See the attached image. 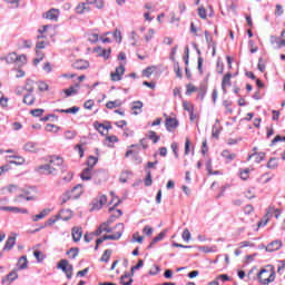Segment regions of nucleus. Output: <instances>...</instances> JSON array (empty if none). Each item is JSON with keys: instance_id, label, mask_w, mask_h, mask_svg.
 <instances>
[{"instance_id": "obj_1", "label": "nucleus", "mask_w": 285, "mask_h": 285, "mask_svg": "<svg viewBox=\"0 0 285 285\" xmlns=\"http://www.w3.org/2000/svg\"><path fill=\"white\" fill-rule=\"evenodd\" d=\"M116 228H120L119 232L117 234H111V235H105L101 238H98L96 240V246H95V250H99V246H101V244H104V242L106 240H117L121 238V235H124V224L119 223L116 225Z\"/></svg>"}, {"instance_id": "obj_2", "label": "nucleus", "mask_w": 285, "mask_h": 285, "mask_svg": "<svg viewBox=\"0 0 285 285\" xmlns=\"http://www.w3.org/2000/svg\"><path fill=\"white\" fill-rule=\"evenodd\" d=\"M257 277L261 284L268 285L271 282H275V272H268V269L263 268Z\"/></svg>"}, {"instance_id": "obj_3", "label": "nucleus", "mask_w": 285, "mask_h": 285, "mask_svg": "<svg viewBox=\"0 0 285 285\" xmlns=\"http://www.w3.org/2000/svg\"><path fill=\"white\" fill-rule=\"evenodd\" d=\"M36 171L40 175H57V168H55L50 163L38 166Z\"/></svg>"}, {"instance_id": "obj_4", "label": "nucleus", "mask_w": 285, "mask_h": 285, "mask_svg": "<svg viewBox=\"0 0 285 285\" xmlns=\"http://www.w3.org/2000/svg\"><path fill=\"white\" fill-rule=\"evenodd\" d=\"M106 204H108V197L106 195H101L96 200H94L92 210H101Z\"/></svg>"}, {"instance_id": "obj_5", "label": "nucleus", "mask_w": 285, "mask_h": 285, "mask_svg": "<svg viewBox=\"0 0 285 285\" xmlns=\"http://www.w3.org/2000/svg\"><path fill=\"white\" fill-rule=\"evenodd\" d=\"M126 72V67L124 65H120L116 68L115 72L110 73L111 81H121V77H124V73Z\"/></svg>"}, {"instance_id": "obj_6", "label": "nucleus", "mask_w": 285, "mask_h": 285, "mask_svg": "<svg viewBox=\"0 0 285 285\" xmlns=\"http://www.w3.org/2000/svg\"><path fill=\"white\" fill-rule=\"evenodd\" d=\"M68 195H70L73 199H79L81 195H83V185H76L70 191H68Z\"/></svg>"}, {"instance_id": "obj_7", "label": "nucleus", "mask_w": 285, "mask_h": 285, "mask_svg": "<svg viewBox=\"0 0 285 285\" xmlns=\"http://www.w3.org/2000/svg\"><path fill=\"white\" fill-rule=\"evenodd\" d=\"M230 79H233V73L228 72L223 77L222 80V90L224 92V95H226V92H228V90L226 88H230V86H233V82L230 81Z\"/></svg>"}, {"instance_id": "obj_8", "label": "nucleus", "mask_w": 285, "mask_h": 285, "mask_svg": "<svg viewBox=\"0 0 285 285\" xmlns=\"http://www.w3.org/2000/svg\"><path fill=\"white\" fill-rule=\"evenodd\" d=\"M179 126V121L176 118H166L165 120V128L168 132H173L175 128Z\"/></svg>"}, {"instance_id": "obj_9", "label": "nucleus", "mask_w": 285, "mask_h": 285, "mask_svg": "<svg viewBox=\"0 0 285 285\" xmlns=\"http://www.w3.org/2000/svg\"><path fill=\"white\" fill-rule=\"evenodd\" d=\"M59 9H50L43 17L45 19H49V21H59Z\"/></svg>"}, {"instance_id": "obj_10", "label": "nucleus", "mask_w": 285, "mask_h": 285, "mask_svg": "<svg viewBox=\"0 0 285 285\" xmlns=\"http://www.w3.org/2000/svg\"><path fill=\"white\" fill-rule=\"evenodd\" d=\"M101 233H112V228H110V222L102 223L98 229L94 233L97 237L101 235Z\"/></svg>"}, {"instance_id": "obj_11", "label": "nucleus", "mask_w": 285, "mask_h": 285, "mask_svg": "<svg viewBox=\"0 0 285 285\" xmlns=\"http://www.w3.org/2000/svg\"><path fill=\"white\" fill-rule=\"evenodd\" d=\"M19 274L17 273V269L10 272L6 278H2V284L3 285H10L12 282H14L16 279H18Z\"/></svg>"}, {"instance_id": "obj_12", "label": "nucleus", "mask_w": 285, "mask_h": 285, "mask_svg": "<svg viewBox=\"0 0 285 285\" xmlns=\"http://www.w3.org/2000/svg\"><path fill=\"white\" fill-rule=\"evenodd\" d=\"M56 217L57 219H62V222H68L69 219H72V210L62 209Z\"/></svg>"}, {"instance_id": "obj_13", "label": "nucleus", "mask_w": 285, "mask_h": 285, "mask_svg": "<svg viewBox=\"0 0 285 285\" xmlns=\"http://www.w3.org/2000/svg\"><path fill=\"white\" fill-rule=\"evenodd\" d=\"M279 248H282V240H274L265 247V250L267 253H275V250H279Z\"/></svg>"}, {"instance_id": "obj_14", "label": "nucleus", "mask_w": 285, "mask_h": 285, "mask_svg": "<svg viewBox=\"0 0 285 285\" xmlns=\"http://www.w3.org/2000/svg\"><path fill=\"white\" fill-rule=\"evenodd\" d=\"M90 63L86 60H77L76 62L72 63V68L76 70H86L88 69Z\"/></svg>"}, {"instance_id": "obj_15", "label": "nucleus", "mask_w": 285, "mask_h": 285, "mask_svg": "<svg viewBox=\"0 0 285 285\" xmlns=\"http://www.w3.org/2000/svg\"><path fill=\"white\" fill-rule=\"evenodd\" d=\"M269 41H271L272 46H275V43H276L277 50L284 48V46H285V40H281V38L276 37V36H271Z\"/></svg>"}, {"instance_id": "obj_16", "label": "nucleus", "mask_w": 285, "mask_h": 285, "mask_svg": "<svg viewBox=\"0 0 285 285\" xmlns=\"http://www.w3.org/2000/svg\"><path fill=\"white\" fill-rule=\"evenodd\" d=\"M80 179H82V181H90V179H92V168H85L80 174Z\"/></svg>"}, {"instance_id": "obj_17", "label": "nucleus", "mask_w": 285, "mask_h": 285, "mask_svg": "<svg viewBox=\"0 0 285 285\" xmlns=\"http://www.w3.org/2000/svg\"><path fill=\"white\" fill-rule=\"evenodd\" d=\"M273 207H269L267 209V213L265 214L264 218L258 223V227L262 228V226H266L268 224L271 217H273Z\"/></svg>"}, {"instance_id": "obj_18", "label": "nucleus", "mask_w": 285, "mask_h": 285, "mask_svg": "<svg viewBox=\"0 0 285 285\" xmlns=\"http://www.w3.org/2000/svg\"><path fill=\"white\" fill-rule=\"evenodd\" d=\"M141 108H144V102L140 100L134 101L131 106L132 115H141Z\"/></svg>"}, {"instance_id": "obj_19", "label": "nucleus", "mask_w": 285, "mask_h": 285, "mask_svg": "<svg viewBox=\"0 0 285 285\" xmlns=\"http://www.w3.org/2000/svg\"><path fill=\"white\" fill-rule=\"evenodd\" d=\"M72 239L73 242H80L81 236L83 235V232L81 230L80 227H73L71 230Z\"/></svg>"}, {"instance_id": "obj_20", "label": "nucleus", "mask_w": 285, "mask_h": 285, "mask_svg": "<svg viewBox=\"0 0 285 285\" xmlns=\"http://www.w3.org/2000/svg\"><path fill=\"white\" fill-rule=\"evenodd\" d=\"M132 274L129 272H126L121 277H120V284L121 285H130L132 284Z\"/></svg>"}, {"instance_id": "obj_21", "label": "nucleus", "mask_w": 285, "mask_h": 285, "mask_svg": "<svg viewBox=\"0 0 285 285\" xmlns=\"http://www.w3.org/2000/svg\"><path fill=\"white\" fill-rule=\"evenodd\" d=\"M50 215V209L46 208L42 209L38 215H33L31 217L32 222H39V219H45V217H48Z\"/></svg>"}, {"instance_id": "obj_22", "label": "nucleus", "mask_w": 285, "mask_h": 285, "mask_svg": "<svg viewBox=\"0 0 285 285\" xmlns=\"http://www.w3.org/2000/svg\"><path fill=\"white\" fill-rule=\"evenodd\" d=\"M23 150H26V153H37L39 147L37 146V142L29 141L24 145Z\"/></svg>"}, {"instance_id": "obj_23", "label": "nucleus", "mask_w": 285, "mask_h": 285, "mask_svg": "<svg viewBox=\"0 0 285 285\" xmlns=\"http://www.w3.org/2000/svg\"><path fill=\"white\" fill-rule=\"evenodd\" d=\"M14 244H17V238L10 236L4 244L3 250H12Z\"/></svg>"}, {"instance_id": "obj_24", "label": "nucleus", "mask_w": 285, "mask_h": 285, "mask_svg": "<svg viewBox=\"0 0 285 285\" xmlns=\"http://www.w3.org/2000/svg\"><path fill=\"white\" fill-rule=\"evenodd\" d=\"M89 11H90V7H88L86 2H80L76 7L77 14H83V12H89Z\"/></svg>"}, {"instance_id": "obj_25", "label": "nucleus", "mask_w": 285, "mask_h": 285, "mask_svg": "<svg viewBox=\"0 0 285 285\" xmlns=\"http://www.w3.org/2000/svg\"><path fill=\"white\" fill-rule=\"evenodd\" d=\"M37 100V97H35V95L32 94H27L23 97V104H26L27 106H32L35 104V101Z\"/></svg>"}, {"instance_id": "obj_26", "label": "nucleus", "mask_w": 285, "mask_h": 285, "mask_svg": "<svg viewBox=\"0 0 285 285\" xmlns=\"http://www.w3.org/2000/svg\"><path fill=\"white\" fill-rule=\"evenodd\" d=\"M222 157H224V159H227V164H230V161H233L235 157H237V154H230L228 149H225L222 153Z\"/></svg>"}, {"instance_id": "obj_27", "label": "nucleus", "mask_w": 285, "mask_h": 285, "mask_svg": "<svg viewBox=\"0 0 285 285\" xmlns=\"http://www.w3.org/2000/svg\"><path fill=\"white\" fill-rule=\"evenodd\" d=\"M49 164L52 166H63V158L59 156H51Z\"/></svg>"}, {"instance_id": "obj_28", "label": "nucleus", "mask_w": 285, "mask_h": 285, "mask_svg": "<svg viewBox=\"0 0 285 285\" xmlns=\"http://www.w3.org/2000/svg\"><path fill=\"white\" fill-rule=\"evenodd\" d=\"M19 271H26L28 268V257L21 256L18 261Z\"/></svg>"}, {"instance_id": "obj_29", "label": "nucleus", "mask_w": 285, "mask_h": 285, "mask_svg": "<svg viewBox=\"0 0 285 285\" xmlns=\"http://www.w3.org/2000/svg\"><path fill=\"white\" fill-rule=\"evenodd\" d=\"M165 237H166V232H160L156 237H154L148 248H153L155 244H157L158 242H161V239H164Z\"/></svg>"}, {"instance_id": "obj_30", "label": "nucleus", "mask_w": 285, "mask_h": 285, "mask_svg": "<svg viewBox=\"0 0 285 285\" xmlns=\"http://www.w3.org/2000/svg\"><path fill=\"white\" fill-rule=\"evenodd\" d=\"M24 90H27L28 95H32L35 92V80L27 79Z\"/></svg>"}, {"instance_id": "obj_31", "label": "nucleus", "mask_w": 285, "mask_h": 285, "mask_svg": "<svg viewBox=\"0 0 285 285\" xmlns=\"http://www.w3.org/2000/svg\"><path fill=\"white\" fill-rule=\"evenodd\" d=\"M147 138L150 139V141H153V144H158L159 139H161V137L157 136V132L149 130L147 132Z\"/></svg>"}, {"instance_id": "obj_32", "label": "nucleus", "mask_w": 285, "mask_h": 285, "mask_svg": "<svg viewBox=\"0 0 285 285\" xmlns=\"http://www.w3.org/2000/svg\"><path fill=\"white\" fill-rule=\"evenodd\" d=\"M18 58H19V55H17V52H11L4 59H6L7 63H17Z\"/></svg>"}, {"instance_id": "obj_33", "label": "nucleus", "mask_w": 285, "mask_h": 285, "mask_svg": "<svg viewBox=\"0 0 285 285\" xmlns=\"http://www.w3.org/2000/svg\"><path fill=\"white\" fill-rule=\"evenodd\" d=\"M97 161H99V159L97 157L90 156L87 160V166H88L87 168H91V170H92V168H95V166H97Z\"/></svg>"}, {"instance_id": "obj_34", "label": "nucleus", "mask_w": 285, "mask_h": 285, "mask_svg": "<svg viewBox=\"0 0 285 285\" xmlns=\"http://www.w3.org/2000/svg\"><path fill=\"white\" fill-rule=\"evenodd\" d=\"M277 166H279V163H277V158H271L267 163V168H269V170H275Z\"/></svg>"}, {"instance_id": "obj_35", "label": "nucleus", "mask_w": 285, "mask_h": 285, "mask_svg": "<svg viewBox=\"0 0 285 285\" xmlns=\"http://www.w3.org/2000/svg\"><path fill=\"white\" fill-rule=\"evenodd\" d=\"M16 63L19 67L26 66V63H28V58L26 57V55H19Z\"/></svg>"}, {"instance_id": "obj_36", "label": "nucleus", "mask_w": 285, "mask_h": 285, "mask_svg": "<svg viewBox=\"0 0 285 285\" xmlns=\"http://www.w3.org/2000/svg\"><path fill=\"white\" fill-rule=\"evenodd\" d=\"M110 255H112L111 249H106L100 258V262H109L110 261Z\"/></svg>"}, {"instance_id": "obj_37", "label": "nucleus", "mask_w": 285, "mask_h": 285, "mask_svg": "<svg viewBox=\"0 0 285 285\" xmlns=\"http://www.w3.org/2000/svg\"><path fill=\"white\" fill-rule=\"evenodd\" d=\"M119 106H121V102H119V100L108 101L106 104V108H108L109 110H112V108H119Z\"/></svg>"}, {"instance_id": "obj_38", "label": "nucleus", "mask_w": 285, "mask_h": 285, "mask_svg": "<svg viewBox=\"0 0 285 285\" xmlns=\"http://www.w3.org/2000/svg\"><path fill=\"white\" fill-rule=\"evenodd\" d=\"M67 255L71 257V259H75L79 255V248L72 247L70 250L67 252Z\"/></svg>"}, {"instance_id": "obj_39", "label": "nucleus", "mask_w": 285, "mask_h": 285, "mask_svg": "<svg viewBox=\"0 0 285 285\" xmlns=\"http://www.w3.org/2000/svg\"><path fill=\"white\" fill-rule=\"evenodd\" d=\"M219 126L214 125L212 129V137H214V139H219Z\"/></svg>"}, {"instance_id": "obj_40", "label": "nucleus", "mask_w": 285, "mask_h": 285, "mask_svg": "<svg viewBox=\"0 0 285 285\" xmlns=\"http://www.w3.org/2000/svg\"><path fill=\"white\" fill-rule=\"evenodd\" d=\"M206 92H208V87L200 86V88L198 90V96L200 97L202 101L206 97Z\"/></svg>"}, {"instance_id": "obj_41", "label": "nucleus", "mask_w": 285, "mask_h": 285, "mask_svg": "<svg viewBox=\"0 0 285 285\" xmlns=\"http://www.w3.org/2000/svg\"><path fill=\"white\" fill-rule=\"evenodd\" d=\"M62 272H65L68 279H72V265L66 266L65 269H62Z\"/></svg>"}, {"instance_id": "obj_42", "label": "nucleus", "mask_w": 285, "mask_h": 285, "mask_svg": "<svg viewBox=\"0 0 285 285\" xmlns=\"http://www.w3.org/2000/svg\"><path fill=\"white\" fill-rule=\"evenodd\" d=\"M17 188H18L17 185H9L8 187H4L1 189L2 195L6 194V190H7V193H14L17 190Z\"/></svg>"}, {"instance_id": "obj_43", "label": "nucleus", "mask_w": 285, "mask_h": 285, "mask_svg": "<svg viewBox=\"0 0 285 285\" xmlns=\"http://www.w3.org/2000/svg\"><path fill=\"white\" fill-rule=\"evenodd\" d=\"M145 186H153V174L147 171V176L145 178Z\"/></svg>"}, {"instance_id": "obj_44", "label": "nucleus", "mask_w": 285, "mask_h": 285, "mask_svg": "<svg viewBox=\"0 0 285 285\" xmlns=\"http://www.w3.org/2000/svg\"><path fill=\"white\" fill-rule=\"evenodd\" d=\"M43 112H46V110L43 109H32L30 111V115H32V117H41Z\"/></svg>"}, {"instance_id": "obj_45", "label": "nucleus", "mask_w": 285, "mask_h": 285, "mask_svg": "<svg viewBox=\"0 0 285 285\" xmlns=\"http://www.w3.org/2000/svg\"><path fill=\"white\" fill-rule=\"evenodd\" d=\"M94 126H95L96 130H98V132H100V135H104V130H106V125L95 122Z\"/></svg>"}, {"instance_id": "obj_46", "label": "nucleus", "mask_w": 285, "mask_h": 285, "mask_svg": "<svg viewBox=\"0 0 285 285\" xmlns=\"http://www.w3.org/2000/svg\"><path fill=\"white\" fill-rule=\"evenodd\" d=\"M66 97H72V95H77V89L75 87H69L68 89H65Z\"/></svg>"}, {"instance_id": "obj_47", "label": "nucleus", "mask_w": 285, "mask_h": 285, "mask_svg": "<svg viewBox=\"0 0 285 285\" xmlns=\"http://www.w3.org/2000/svg\"><path fill=\"white\" fill-rule=\"evenodd\" d=\"M47 132H57L59 130V127L52 124H48L45 128Z\"/></svg>"}, {"instance_id": "obj_48", "label": "nucleus", "mask_w": 285, "mask_h": 285, "mask_svg": "<svg viewBox=\"0 0 285 285\" xmlns=\"http://www.w3.org/2000/svg\"><path fill=\"white\" fill-rule=\"evenodd\" d=\"M144 266V261L139 259L138 263L131 267V276L135 275V271H139Z\"/></svg>"}, {"instance_id": "obj_49", "label": "nucleus", "mask_w": 285, "mask_h": 285, "mask_svg": "<svg viewBox=\"0 0 285 285\" xmlns=\"http://www.w3.org/2000/svg\"><path fill=\"white\" fill-rule=\"evenodd\" d=\"M48 83L43 82V81H39L38 82V90L40 92H46V90H48Z\"/></svg>"}, {"instance_id": "obj_50", "label": "nucleus", "mask_w": 285, "mask_h": 285, "mask_svg": "<svg viewBox=\"0 0 285 285\" xmlns=\"http://www.w3.org/2000/svg\"><path fill=\"white\" fill-rule=\"evenodd\" d=\"M88 41H90V43H97V41H99V35L97 33H90L88 36Z\"/></svg>"}, {"instance_id": "obj_51", "label": "nucleus", "mask_w": 285, "mask_h": 285, "mask_svg": "<svg viewBox=\"0 0 285 285\" xmlns=\"http://www.w3.org/2000/svg\"><path fill=\"white\" fill-rule=\"evenodd\" d=\"M114 39L117 43H121V31L119 29H116L114 32Z\"/></svg>"}, {"instance_id": "obj_52", "label": "nucleus", "mask_w": 285, "mask_h": 285, "mask_svg": "<svg viewBox=\"0 0 285 285\" xmlns=\"http://www.w3.org/2000/svg\"><path fill=\"white\" fill-rule=\"evenodd\" d=\"M174 70L176 72V76L178 77V79H181V68L179 67V62L174 63Z\"/></svg>"}, {"instance_id": "obj_53", "label": "nucleus", "mask_w": 285, "mask_h": 285, "mask_svg": "<svg viewBox=\"0 0 285 285\" xmlns=\"http://www.w3.org/2000/svg\"><path fill=\"white\" fill-rule=\"evenodd\" d=\"M181 237L184 242H190V230H188V228H185Z\"/></svg>"}, {"instance_id": "obj_54", "label": "nucleus", "mask_w": 285, "mask_h": 285, "mask_svg": "<svg viewBox=\"0 0 285 285\" xmlns=\"http://www.w3.org/2000/svg\"><path fill=\"white\" fill-rule=\"evenodd\" d=\"M155 229H153V227H150L149 225L145 226L144 229H142V233L145 235H147V237H150V235H153Z\"/></svg>"}, {"instance_id": "obj_55", "label": "nucleus", "mask_w": 285, "mask_h": 285, "mask_svg": "<svg viewBox=\"0 0 285 285\" xmlns=\"http://www.w3.org/2000/svg\"><path fill=\"white\" fill-rule=\"evenodd\" d=\"M99 50H101V52L99 55H100V57H104V59H108V57H110V52H111L110 49H101V48H99Z\"/></svg>"}, {"instance_id": "obj_56", "label": "nucleus", "mask_w": 285, "mask_h": 285, "mask_svg": "<svg viewBox=\"0 0 285 285\" xmlns=\"http://www.w3.org/2000/svg\"><path fill=\"white\" fill-rule=\"evenodd\" d=\"M170 148H171V150H173L175 157H179V153H178V150H179V145H177V142H173V144L170 145Z\"/></svg>"}, {"instance_id": "obj_57", "label": "nucleus", "mask_w": 285, "mask_h": 285, "mask_svg": "<svg viewBox=\"0 0 285 285\" xmlns=\"http://www.w3.org/2000/svg\"><path fill=\"white\" fill-rule=\"evenodd\" d=\"M193 92H197V87H195L193 85H187L186 95L190 96V95H193Z\"/></svg>"}, {"instance_id": "obj_58", "label": "nucleus", "mask_w": 285, "mask_h": 285, "mask_svg": "<svg viewBox=\"0 0 285 285\" xmlns=\"http://www.w3.org/2000/svg\"><path fill=\"white\" fill-rule=\"evenodd\" d=\"M282 14H284V7H282V4H276L275 16L282 17Z\"/></svg>"}, {"instance_id": "obj_59", "label": "nucleus", "mask_w": 285, "mask_h": 285, "mask_svg": "<svg viewBox=\"0 0 285 285\" xmlns=\"http://www.w3.org/2000/svg\"><path fill=\"white\" fill-rule=\"evenodd\" d=\"M250 173V169H244L240 171V179H243L244 181H246V179H248V175Z\"/></svg>"}, {"instance_id": "obj_60", "label": "nucleus", "mask_w": 285, "mask_h": 285, "mask_svg": "<svg viewBox=\"0 0 285 285\" xmlns=\"http://www.w3.org/2000/svg\"><path fill=\"white\" fill-rule=\"evenodd\" d=\"M216 279H218V282H230V277L227 274H220L216 277Z\"/></svg>"}, {"instance_id": "obj_61", "label": "nucleus", "mask_w": 285, "mask_h": 285, "mask_svg": "<svg viewBox=\"0 0 285 285\" xmlns=\"http://www.w3.org/2000/svg\"><path fill=\"white\" fill-rule=\"evenodd\" d=\"M68 266V261L66 259H61L59 263H58V268H60V271H66V267Z\"/></svg>"}, {"instance_id": "obj_62", "label": "nucleus", "mask_w": 285, "mask_h": 285, "mask_svg": "<svg viewBox=\"0 0 285 285\" xmlns=\"http://www.w3.org/2000/svg\"><path fill=\"white\" fill-rule=\"evenodd\" d=\"M62 180L65 181V184H68V181L72 180V173L67 171L66 175L62 177Z\"/></svg>"}, {"instance_id": "obj_63", "label": "nucleus", "mask_w": 285, "mask_h": 285, "mask_svg": "<svg viewBox=\"0 0 285 285\" xmlns=\"http://www.w3.org/2000/svg\"><path fill=\"white\" fill-rule=\"evenodd\" d=\"M278 141H285V136H284V137H282V136H276V137L272 140L271 146H275V144H278Z\"/></svg>"}, {"instance_id": "obj_64", "label": "nucleus", "mask_w": 285, "mask_h": 285, "mask_svg": "<svg viewBox=\"0 0 285 285\" xmlns=\"http://www.w3.org/2000/svg\"><path fill=\"white\" fill-rule=\"evenodd\" d=\"M198 17L206 19V9L204 7L198 8Z\"/></svg>"}]
</instances>
